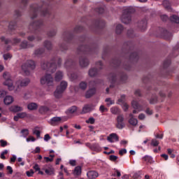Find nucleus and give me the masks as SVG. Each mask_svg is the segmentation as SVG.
<instances>
[{"instance_id": "58836bf2", "label": "nucleus", "mask_w": 179, "mask_h": 179, "mask_svg": "<svg viewBox=\"0 0 179 179\" xmlns=\"http://www.w3.org/2000/svg\"><path fill=\"white\" fill-rule=\"evenodd\" d=\"M76 111H78V108L76 106H71L68 109V113H69V114H75Z\"/></svg>"}, {"instance_id": "393cba45", "label": "nucleus", "mask_w": 179, "mask_h": 179, "mask_svg": "<svg viewBox=\"0 0 179 179\" xmlns=\"http://www.w3.org/2000/svg\"><path fill=\"white\" fill-rule=\"evenodd\" d=\"M10 111H12V113H19V111H23V108L18 106H13L10 107Z\"/></svg>"}, {"instance_id": "603ef678", "label": "nucleus", "mask_w": 179, "mask_h": 179, "mask_svg": "<svg viewBox=\"0 0 179 179\" xmlns=\"http://www.w3.org/2000/svg\"><path fill=\"white\" fill-rule=\"evenodd\" d=\"M96 68H98V69L101 70L103 69V63L101 62V61L98 62L96 64Z\"/></svg>"}, {"instance_id": "69168bd1", "label": "nucleus", "mask_w": 179, "mask_h": 179, "mask_svg": "<svg viewBox=\"0 0 179 179\" xmlns=\"http://www.w3.org/2000/svg\"><path fill=\"white\" fill-rule=\"evenodd\" d=\"M69 164L71 165L73 167H75L76 166V160L75 159H70L69 162Z\"/></svg>"}, {"instance_id": "9d476101", "label": "nucleus", "mask_w": 179, "mask_h": 179, "mask_svg": "<svg viewBox=\"0 0 179 179\" xmlns=\"http://www.w3.org/2000/svg\"><path fill=\"white\" fill-rule=\"evenodd\" d=\"M138 27L141 31H145L148 29V20L144 18L138 22Z\"/></svg>"}, {"instance_id": "4c0bfd02", "label": "nucleus", "mask_w": 179, "mask_h": 179, "mask_svg": "<svg viewBox=\"0 0 179 179\" xmlns=\"http://www.w3.org/2000/svg\"><path fill=\"white\" fill-rule=\"evenodd\" d=\"M79 87L81 89V90H86L87 88V83L85 81H83L80 83Z\"/></svg>"}, {"instance_id": "20e7f679", "label": "nucleus", "mask_w": 179, "mask_h": 179, "mask_svg": "<svg viewBox=\"0 0 179 179\" xmlns=\"http://www.w3.org/2000/svg\"><path fill=\"white\" fill-rule=\"evenodd\" d=\"M21 69L24 75H30L31 71L36 69V63L32 60H28L21 66Z\"/></svg>"}, {"instance_id": "f8f14e48", "label": "nucleus", "mask_w": 179, "mask_h": 179, "mask_svg": "<svg viewBox=\"0 0 179 179\" xmlns=\"http://www.w3.org/2000/svg\"><path fill=\"white\" fill-rule=\"evenodd\" d=\"M162 36L165 40H170L173 37V34L165 29H162Z\"/></svg>"}, {"instance_id": "cd10ccee", "label": "nucleus", "mask_w": 179, "mask_h": 179, "mask_svg": "<svg viewBox=\"0 0 179 179\" xmlns=\"http://www.w3.org/2000/svg\"><path fill=\"white\" fill-rule=\"evenodd\" d=\"M64 78V73L62 71H57L55 74V79L56 82H59Z\"/></svg>"}, {"instance_id": "a19ab883", "label": "nucleus", "mask_w": 179, "mask_h": 179, "mask_svg": "<svg viewBox=\"0 0 179 179\" xmlns=\"http://www.w3.org/2000/svg\"><path fill=\"white\" fill-rule=\"evenodd\" d=\"M113 177H117L120 178V177H121V172H120L118 169H114Z\"/></svg>"}, {"instance_id": "a18cd8bd", "label": "nucleus", "mask_w": 179, "mask_h": 179, "mask_svg": "<svg viewBox=\"0 0 179 179\" xmlns=\"http://www.w3.org/2000/svg\"><path fill=\"white\" fill-rule=\"evenodd\" d=\"M26 174L27 177H33V175L34 174V171L33 169H30L29 171H27L26 172Z\"/></svg>"}, {"instance_id": "680f3d73", "label": "nucleus", "mask_w": 179, "mask_h": 179, "mask_svg": "<svg viewBox=\"0 0 179 179\" xmlns=\"http://www.w3.org/2000/svg\"><path fill=\"white\" fill-rule=\"evenodd\" d=\"M94 117H90L88 120L85 121L87 124H93L94 122Z\"/></svg>"}, {"instance_id": "3c124183", "label": "nucleus", "mask_w": 179, "mask_h": 179, "mask_svg": "<svg viewBox=\"0 0 179 179\" xmlns=\"http://www.w3.org/2000/svg\"><path fill=\"white\" fill-rule=\"evenodd\" d=\"M99 111L101 112V113H107L108 109L103 105H101L99 107Z\"/></svg>"}, {"instance_id": "6e6d98bb", "label": "nucleus", "mask_w": 179, "mask_h": 179, "mask_svg": "<svg viewBox=\"0 0 179 179\" xmlns=\"http://www.w3.org/2000/svg\"><path fill=\"white\" fill-rule=\"evenodd\" d=\"M40 152H41V149L40 148V147H36L35 150L31 151V153L36 155V153H40Z\"/></svg>"}, {"instance_id": "412c9836", "label": "nucleus", "mask_w": 179, "mask_h": 179, "mask_svg": "<svg viewBox=\"0 0 179 179\" xmlns=\"http://www.w3.org/2000/svg\"><path fill=\"white\" fill-rule=\"evenodd\" d=\"M87 176L89 179H94L99 177V173L94 171H90L87 173Z\"/></svg>"}, {"instance_id": "ddd939ff", "label": "nucleus", "mask_w": 179, "mask_h": 179, "mask_svg": "<svg viewBox=\"0 0 179 179\" xmlns=\"http://www.w3.org/2000/svg\"><path fill=\"white\" fill-rule=\"evenodd\" d=\"M30 83V80L29 78H25L23 80H18L16 83V85H17V87L19 86H21V87H24L27 86Z\"/></svg>"}, {"instance_id": "aec40b11", "label": "nucleus", "mask_w": 179, "mask_h": 179, "mask_svg": "<svg viewBox=\"0 0 179 179\" xmlns=\"http://www.w3.org/2000/svg\"><path fill=\"white\" fill-rule=\"evenodd\" d=\"M80 65L82 68H86V66H89V59L86 57H81L80 59Z\"/></svg>"}, {"instance_id": "7c9ffc66", "label": "nucleus", "mask_w": 179, "mask_h": 179, "mask_svg": "<svg viewBox=\"0 0 179 179\" xmlns=\"http://www.w3.org/2000/svg\"><path fill=\"white\" fill-rule=\"evenodd\" d=\"M170 20L172 22V23L179 24V17L178 15H173L170 17Z\"/></svg>"}, {"instance_id": "f03ea898", "label": "nucleus", "mask_w": 179, "mask_h": 179, "mask_svg": "<svg viewBox=\"0 0 179 179\" xmlns=\"http://www.w3.org/2000/svg\"><path fill=\"white\" fill-rule=\"evenodd\" d=\"M61 62H62V60H61L59 57H56L52 61L51 63H42L41 68L45 71H48V72L54 73L55 71L57 69V66H61Z\"/></svg>"}, {"instance_id": "774afa93", "label": "nucleus", "mask_w": 179, "mask_h": 179, "mask_svg": "<svg viewBox=\"0 0 179 179\" xmlns=\"http://www.w3.org/2000/svg\"><path fill=\"white\" fill-rule=\"evenodd\" d=\"M139 177H141V173H135L133 175V178L134 179H138V178H139Z\"/></svg>"}, {"instance_id": "9b49d317", "label": "nucleus", "mask_w": 179, "mask_h": 179, "mask_svg": "<svg viewBox=\"0 0 179 179\" xmlns=\"http://www.w3.org/2000/svg\"><path fill=\"white\" fill-rule=\"evenodd\" d=\"M94 110V106L93 104H86L83 107L82 114H87V113H91Z\"/></svg>"}, {"instance_id": "6ab92c4d", "label": "nucleus", "mask_w": 179, "mask_h": 179, "mask_svg": "<svg viewBox=\"0 0 179 179\" xmlns=\"http://www.w3.org/2000/svg\"><path fill=\"white\" fill-rule=\"evenodd\" d=\"M82 174V166H77L75 167L74 170L73 171V175L75 177H79Z\"/></svg>"}, {"instance_id": "ea45409f", "label": "nucleus", "mask_w": 179, "mask_h": 179, "mask_svg": "<svg viewBox=\"0 0 179 179\" xmlns=\"http://www.w3.org/2000/svg\"><path fill=\"white\" fill-rule=\"evenodd\" d=\"M31 47V45H29L26 41H24L21 43V48H29Z\"/></svg>"}, {"instance_id": "e433bc0d", "label": "nucleus", "mask_w": 179, "mask_h": 179, "mask_svg": "<svg viewBox=\"0 0 179 179\" xmlns=\"http://www.w3.org/2000/svg\"><path fill=\"white\" fill-rule=\"evenodd\" d=\"M127 36L128 37H130L131 38H134V37H136V35H135V32L134 31V29H130L127 31Z\"/></svg>"}, {"instance_id": "f3484780", "label": "nucleus", "mask_w": 179, "mask_h": 179, "mask_svg": "<svg viewBox=\"0 0 179 179\" xmlns=\"http://www.w3.org/2000/svg\"><path fill=\"white\" fill-rule=\"evenodd\" d=\"M14 100L13 96L8 95L4 97L3 103L6 106H9V104H12V103H13Z\"/></svg>"}, {"instance_id": "a211bd4d", "label": "nucleus", "mask_w": 179, "mask_h": 179, "mask_svg": "<svg viewBox=\"0 0 179 179\" xmlns=\"http://www.w3.org/2000/svg\"><path fill=\"white\" fill-rule=\"evenodd\" d=\"M179 55V43H178L173 49L171 55H170V57L172 58H176V57H178Z\"/></svg>"}, {"instance_id": "4468645a", "label": "nucleus", "mask_w": 179, "mask_h": 179, "mask_svg": "<svg viewBox=\"0 0 179 179\" xmlns=\"http://www.w3.org/2000/svg\"><path fill=\"white\" fill-rule=\"evenodd\" d=\"M119 103H122V108L124 111H128V108H129V106L125 103V95H121V99H118Z\"/></svg>"}, {"instance_id": "8fccbe9b", "label": "nucleus", "mask_w": 179, "mask_h": 179, "mask_svg": "<svg viewBox=\"0 0 179 179\" xmlns=\"http://www.w3.org/2000/svg\"><path fill=\"white\" fill-rule=\"evenodd\" d=\"M151 145L154 147L159 146V141L156 139H152L151 141Z\"/></svg>"}, {"instance_id": "6e6552de", "label": "nucleus", "mask_w": 179, "mask_h": 179, "mask_svg": "<svg viewBox=\"0 0 179 179\" xmlns=\"http://www.w3.org/2000/svg\"><path fill=\"white\" fill-rule=\"evenodd\" d=\"M64 122V120L62 117H52L50 121L49 124L52 127H56V125H59V124H62Z\"/></svg>"}, {"instance_id": "0eeeda50", "label": "nucleus", "mask_w": 179, "mask_h": 179, "mask_svg": "<svg viewBox=\"0 0 179 179\" xmlns=\"http://www.w3.org/2000/svg\"><path fill=\"white\" fill-rule=\"evenodd\" d=\"M41 85H47V86H54V78L51 74H45L41 78Z\"/></svg>"}, {"instance_id": "c85d7f7f", "label": "nucleus", "mask_w": 179, "mask_h": 179, "mask_svg": "<svg viewBox=\"0 0 179 179\" xmlns=\"http://www.w3.org/2000/svg\"><path fill=\"white\" fill-rule=\"evenodd\" d=\"M164 8L167 10H171V4H170V1L167 0H164L162 3Z\"/></svg>"}, {"instance_id": "39448f33", "label": "nucleus", "mask_w": 179, "mask_h": 179, "mask_svg": "<svg viewBox=\"0 0 179 179\" xmlns=\"http://www.w3.org/2000/svg\"><path fill=\"white\" fill-rule=\"evenodd\" d=\"M3 78L5 79L3 82L4 86H7L8 90H15V85H13V81L10 79V73L5 72L3 74Z\"/></svg>"}, {"instance_id": "e2e57ef3", "label": "nucleus", "mask_w": 179, "mask_h": 179, "mask_svg": "<svg viewBox=\"0 0 179 179\" xmlns=\"http://www.w3.org/2000/svg\"><path fill=\"white\" fill-rule=\"evenodd\" d=\"M119 155L120 156H124V155H127V149L124 148L119 151Z\"/></svg>"}, {"instance_id": "de8ad7c7", "label": "nucleus", "mask_w": 179, "mask_h": 179, "mask_svg": "<svg viewBox=\"0 0 179 179\" xmlns=\"http://www.w3.org/2000/svg\"><path fill=\"white\" fill-rule=\"evenodd\" d=\"M71 80H75L76 79H78V75L76 73H72L69 76V74H68Z\"/></svg>"}, {"instance_id": "2f4dec72", "label": "nucleus", "mask_w": 179, "mask_h": 179, "mask_svg": "<svg viewBox=\"0 0 179 179\" xmlns=\"http://www.w3.org/2000/svg\"><path fill=\"white\" fill-rule=\"evenodd\" d=\"M48 111H50V108L48 106H43L39 108V113H41V114H45V113H48Z\"/></svg>"}, {"instance_id": "473e14b6", "label": "nucleus", "mask_w": 179, "mask_h": 179, "mask_svg": "<svg viewBox=\"0 0 179 179\" xmlns=\"http://www.w3.org/2000/svg\"><path fill=\"white\" fill-rule=\"evenodd\" d=\"M45 173L48 176H55V170L53 168L45 169Z\"/></svg>"}, {"instance_id": "5701e85b", "label": "nucleus", "mask_w": 179, "mask_h": 179, "mask_svg": "<svg viewBox=\"0 0 179 179\" xmlns=\"http://www.w3.org/2000/svg\"><path fill=\"white\" fill-rule=\"evenodd\" d=\"M97 73H99V70L95 68H91L88 71V75L90 78H94V76H97Z\"/></svg>"}, {"instance_id": "79ce46f5", "label": "nucleus", "mask_w": 179, "mask_h": 179, "mask_svg": "<svg viewBox=\"0 0 179 179\" xmlns=\"http://www.w3.org/2000/svg\"><path fill=\"white\" fill-rule=\"evenodd\" d=\"M44 45L47 50H51L52 48V45L51 44V42L47 41L45 42Z\"/></svg>"}, {"instance_id": "49530a36", "label": "nucleus", "mask_w": 179, "mask_h": 179, "mask_svg": "<svg viewBox=\"0 0 179 179\" xmlns=\"http://www.w3.org/2000/svg\"><path fill=\"white\" fill-rule=\"evenodd\" d=\"M43 52H44V50L38 49V50H35L34 54H35V55L38 56V55H41Z\"/></svg>"}, {"instance_id": "0e129e2a", "label": "nucleus", "mask_w": 179, "mask_h": 179, "mask_svg": "<svg viewBox=\"0 0 179 179\" xmlns=\"http://www.w3.org/2000/svg\"><path fill=\"white\" fill-rule=\"evenodd\" d=\"M21 132H22V135L24 138H26V136H27V135H29V130L28 129H23V130H22Z\"/></svg>"}, {"instance_id": "a878e982", "label": "nucleus", "mask_w": 179, "mask_h": 179, "mask_svg": "<svg viewBox=\"0 0 179 179\" xmlns=\"http://www.w3.org/2000/svg\"><path fill=\"white\" fill-rule=\"evenodd\" d=\"M143 160L145 162V163H146V164H152V163H153V158L148 155L143 157Z\"/></svg>"}, {"instance_id": "f704fd0d", "label": "nucleus", "mask_w": 179, "mask_h": 179, "mask_svg": "<svg viewBox=\"0 0 179 179\" xmlns=\"http://www.w3.org/2000/svg\"><path fill=\"white\" fill-rule=\"evenodd\" d=\"M124 30V27L119 24L116 26V34H121Z\"/></svg>"}, {"instance_id": "72a5a7b5", "label": "nucleus", "mask_w": 179, "mask_h": 179, "mask_svg": "<svg viewBox=\"0 0 179 179\" xmlns=\"http://www.w3.org/2000/svg\"><path fill=\"white\" fill-rule=\"evenodd\" d=\"M170 64H171V59L170 58L166 59L163 63L164 69H167L170 66Z\"/></svg>"}, {"instance_id": "c03bdc74", "label": "nucleus", "mask_w": 179, "mask_h": 179, "mask_svg": "<svg viewBox=\"0 0 179 179\" xmlns=\"http://www.w3.org/2000/svg\"><path fill=\"white\" fill-rule=\"evenodd\" d=\"M41 24H42L41 22H36L31 24V27H34V29H37V27Z\"/></svg>"}, {"instance_id": "7ed1b4c3", "label": "nucleus", "mask_w": 179, "mask_h": 179, "mask_svg": "<svg viewBox=\"0 0 179 179\" xmlns=\"http://www.w3.org/2000/svg\"><path fill=\"white\" fill-rule=\"evenodd\" d=\"M135 13V8L133 7H127L123 10L122 15L121 16V20L124 24L131 23V15Z\"/></svg>"}, {"instance_id": "c9c22d12", "label": "nucleus", "mask_w": 179, "mask_h": 179, "mask_svg": "<svg viewBox=\"0 0 179 179\" xmlns=\"http://www.w3.org/2000/svg\"><path fill=\"white\" fill-rule=\"evenodd\" d=\"M159 101V99H157V96L156 95L152 94V96L150 99V104H156Z\"/></svg>"}, {"instance_id": "bb28decb", "label": "nucleus", "mask_w": 179, "mask_h": 179, "mask_svg": "<svg viewBox=\"0 0 179 179\" xmlns=\"http://www.w3.org/2000/svg\"><path fill=\"white\" fill-rule=\"evenodd\" d=\"M62 93H64V91L57 87L54 93L55 97H56V99H61V97H62Z\"/></svg>"}, {"instance_id": "4be33fe9", "label": "nucleus", "mask_w": 179, "mask_h": 179, "mask_svg": "<svg viewBox=\"0 0 179 179\" xmlns=\"http://www.w3.org/2000/svg\"><path fill=\"white\" fill-rule=\"evenodd\" d=\"M95 94H96V88H91L86 92L85 97L86 99H90V97H92V96L94 95Z\"/></svg>"}, {"instance_id": "b1692460", "label": "nucleus", "mask_w": 179, "mask_h": 179, "mask_svg": "<svg viewBox=\"0 0 179 179\" xmlns=\"http://www.w3.org/2000/svg\"><path fill=\"white\" fill-rule=\"evenodd\" d=\"M66 87H68V83L64 80L61 82L59 86H57V89L62 90V92H65Z\"/></svg>"}, {"instance_id": "338daca9", "label": "nucleus", "mask_w": 179, "mask_h": 179, "mask_svg": "<svg viewBox=\"0 0 179 179\" xmlns=\"http://www.w3.org/2000/svg\"><path fill=\"white\" fill-rule=\"evenodd\" d=\"M1 41L4 42L5 44H8L9 41H10L9 39H6L5 36H1Z\"/></svg>"}, {"instance_id": "2eb2a0df", "label": "nucleus", "mask_w": 179, "mask_h": 179, "mask_svg": "<svg viewBox=\"0 0 179 179\" xmlns=\"http://www.w3.org/2000/svg\"><path fill=\"white\" fill-rule=\"evenodd\" d=\"M129 117V124L132 125V127H136V125H138V120L134 117V115L132 113H130Z\"/></svg>"}, {"instance_id": "c756f323", "label": "nucleus", "mask_w": 179, "mask_h": 179, "mask_svg": "<svg viewBox=\"0 0 179 179\" xmlns=\"http://www.w3.org/2000/svg\"><path fill=\"white\" fill-rule=\"evenodd\" d=\"M38 106L36 103H30L27 105L28 110H37Z\"/></svg>"}, {"instance_id": "5fc2aeb1", "label": "nucleus", "mask_w": 179, "mask_h": 179, "mask_svg": "<svg viewBox=\"0 0 179 179\" xmlns=\"http://www.w3.org/2000/svg\"><path fill=\"white\" fill-rule=\"evenodd\" d=\"M45 163H51V162H54V159L48 157H43Z\"/></svg>"}, {"instance_id": "4d7b16f0", "label": "nucleus", "mask_w": 179, "mask_h": 179, "mask_svg": "<svg viewBox=\"0 0 179 179\" xmlns=\"http://www.w3.org/2000/svg\"><path fill=\"white\" fill-rule=\"evenodd\" d=\"M26 141L27 142H35L36 138L33 136H29V138H27Z\"/></svg>"}, {"instance_id": "13d9d810", "label": "nucleus", "mask_w": 179, "mask_h": 179, "mask_svg": "<svg viewBox=\"0 0 179 179\" xmlns=\"http://www.w3.org/2000/svg\"><path fill=\"white\" fill-rule=\"evenodd\" d=\"M34 170H35L36 172L37 171H40L41 169H40V165H38V164H35L33 166Z\"/></svg>"}, {"instance_id": "09e8293b", "label": "nucleus", "mask_w": 179, "mask_h": 179, "mask_svg": "<svg viewBox=\"0 0 179 179\" xmlns=\"http://www.w3.org/2000/svg\"><path fill=\"white\" fill-rule=\"evenodd\" d=\"M18 117L20 118H26L27 117V113H26V112L19 113Z\"/></svg>"}, {"instance_id": "37998d69", "label": "nucleus", "mask_w": 179, "mask_h": 179, "mask_svg": "<svg viewBox=\"0 0 179 179\" xmlns=\"http://www.w3.org/2000/svg\"><path fill=\"white\" fill-rule=\"evenodd\" d=\"M3 57L5 61H8V59H10L12 58V55L10 53L4 54Z\"/></svg>"}, {"instance_id": "dca6fc26", "label": "nucleus", "mask_w": 179, "mask_h": 179, "mask_svg": "<svg viewBox=\"0 0 179 179\" xmlns=\"http://www.w3.org/2000/svg\"><path fill=\"white\" fill-rule=\"evenodd\" d=\"M131 106L134 110H138V111H142L143 107L139 104V103L135 100L131 101Z\"/></svg>"}, {"instance_id": "1a4fd4ad", "label": "nucleus", "mask_w": 179, "mask_h": 179, "mask_svg": "<svg viewBox=\"0 0 179 179\" xmlns=\"http://www.w3.org/2000/svg\"><path fill=\"white\" fill-rule=\"evenodd\" d=\"M117 123L116 124L117 128L118 129H122V128L125 127V123L124 122V116L122 115H120L117 117Z\"/></svg>"}, {"instance_id": "423d86ee", "label": "nucleus", "mask_w": 179, "mask_h": 179, "mask_svg": "<svg viewBox=\"0 0 179 179\" xmlns=\"http://www.w3.org/2000/svg\"><path fill=\"white\" fill-rule=\"evenodd\" d=\"M128 79V76H127V73L125 72L121 71L117 72V75L114 74L113 75V84L115 83L116 80H120L121 82L124 83Z\"/></svg>"}, {"instance_id": "052dcab7", "label": "nucleus", "mask_w": 179, "mask_h": 179, "mask_svg": "<svg viewBox=\"0 0 179 179\" xmlns=\"http://www.w3.org/2000/svg\"><path fill=\"white\" fill-rule=\"evenodd\" d=\"M0 143L2 148H5V146L8 145V142H6L5 140H0Z\"/></svg>"}, {"instance_id": "bf43d9fd", "label": "nucleus", "mask_w": 179, "mask_h": 179, "mask_svg": "<svg viewBox=\"0 0 179 179\" xmlns=\"http://www.w3.org/2000/svg\"><path fill=\"white\" fill-rule=\"evenodd\" d=\"M8 94V92L5 90H0V98L5 97Z\"/></svg>"}, {"instance_id": "f257e3e1", "label": "nucleus", "mask_w": 179, "mask_h": 179, "mask_svg": "<svg viewBox=\"0 0 179 179\" xmlns=\"http://www.w3.org/2000/svg\"><path fill=\"white\" fill-rule=\"evenodd\" d=\"M124 47H126V49L124 50V62L122 60H117L113 59V66L115 65L117 68H122L125 71H131L132 68V64L138 62L139 61V52H132L134 50V45L131 42H127L124 44Z\"/></svg>"}, {"instance_id": "864d4df0", "label": "nucleus", "mask_w": 179, "mask_h": 179, "mask_svg": "<svg viewBox=\"0 0 179 179\" xmlns=\"http://www.w3.org/2000/svg\"><path fill=\"white\" fill-rule=\"evenodd\" d=\"M105 101H106V106H108V107H110V106H111L113 104V101L110 98H107L105 100Z\"/></svg>"}]
</instances>
